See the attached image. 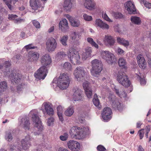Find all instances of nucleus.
<instances>
[{
    "instance_id": "58",
    "label": "nucleus",
    "mask_w": 151,
    "mask_h": 151,
    "mask_svg": "<svg viewBox=\"0 0 151 151\" xmlns=\"http://www.w3.org/2000/svg\"><path fill=\"white\" fill-rule=\"evenodd\" d=\"M77 35L76 32L72 33L71 35V39L73 40H75L77 38Z\"/></svg>"
},
{
    "instance_id": "27",
    "label": "nucleus",
    "mask_w": 151,
    "mask_h": 151,
    "mask_svg": "<svg viewBox=\"0 0 151 151\" xmlns=\"http://www.w3.org/2000/svg\"><path fill=\"white\" fill-rule=\"evenodd\" d=\"M85 52L82 55V58L83 60H86L87 58L90 56L92 52V49L91 47H87L85 49Z\"/></svg>"
},
{
    "instance_id": "2",
    "label": "nucleus",
    "mask_w": 151,
    "mask_h": 151,
    "mask_svg": "<svg viewBox=\"0 0 151 151\" xmlns=\"http://www.w3.org/2000/svg\"><path fill=\"white\" fill-rule=\"evenodd\" d=\"M70 60L74 64H80V58L78 52L75 49L70 48L68 53Z\"/></svg>"
},
{
    "instance_id": "36",
    "label": "nucleus",
    "mask_w": 151,
    "mask_h": 151,
    "mask_svg": "<svg viewBox=\"0 0 151 151\" xmlns=\"http://www.w3.org/2000/svg\"><path fill=\"white\" fill-rule=\"evenodd\" d=\"M7 88V84L6 81L0 82V93L5 91Z\"/></svg>"
},
{
    "instance_id": "51",
    "label": "nucleus",
    "mask_w": 151,
    "mask_h": 151,
    "mask_svg": "<svg viewBox=\"0 0 151 151\" xmlns=\"http://www.w3.org/2000/svg\"><path fill=\"white\" fill-rule=\"evenodd\" d=\"M68 137V135L67 133H65L63 135H61L60 136V139L62 141H65L67 139Z\"/></svg>"
},
{
    "instance_id": "45",
    "label": "nucleus",
    "mask_w": 151,
    "mask_h": 151,
    "mask_svg": "<svg viewBox=\"0 0 151 151\" xmlns=\"http://www.w3.org/2000/svg\"><path fill=\"white\" fill-rule=\"evenodd\" d=\"M83 19L85 21H91L92 19V17L91 16H89L87 14H84L83 15Z\"/></svg>"
},
{
    "instance_id": "29",
    "label": "nucleus",
    "mask_w": 151,
    "mask_h": 151,
    "mask_svg": "<svg viewBox=\"0 0 151 151\" xmlns=\"http://www.w3.org/2000/svg\"><path fill=\"white\" fill-rule=\"evenodd\" d=\"M96 24L103 29H108L109 28V26L107 24L104 23L100 19H98L96 20Z\"/></svg>"
},
{
    "instance_id": "59",
    "label": "nucleus",
    "mask_w": 151,
    "mask_h": 151,
    "mask_svg": "<svg viewBox=\"0 0 151 151\" xmlns=\"http://www.w3.org/2000/svg\"><path fill=\"white\" fill-rule=\"evenodd\" d=\"M25 47L27 50L29 49H35V47L32 46V44H29L25 46Z\"/></svg>"
},
{
    "instance_id": "20",
    "label": "nucleus",
    "mask_w": 151,
    "mask_h": 151,
    "mask_svg": "<svg viewBox=\"0 0 151 151\" xmlns=\"http://www.w3.org/2000/svg\"><path fill=\"white\" fill-rule=\"evenodd\" d=\"M20 124L22 126L25 130H29V129L30 123L29 120L26 117H24L20 120Z\"/></svg>"
},
{
    "instance_id": "46",
    "label": "nucleus",
    "mask_w": 151,
    "mask_h": 151,
    "mask_svg": "<svg viewBox=\"0 0 151 151\" xmlns=\"http://www.w3.org/2000/svg\"><path fill=\"white\" fill-rule=\"evenodd\" d=\"M115 90L116 94L120 97L122 98L123 97L125 98L126 97L127 94L125 92L123 91L122 92V94L121 95V94H120L119 90L116 89Z\"/></svg>"
},
{
    "instance_id": "10",
    "label": "nucleus",
    "mask_w": 151,
    "mask_h": 151,
    "mask_svg": "<svg viewBox=\"0 0 151 151\" xmlns=\"http://www.w3.org/2000/svg\"><path fill=\"white\" fill-rule=\"evenodd\" d=\"M12 75V82L13 84L15 83L16 84H18L20 83L22 77V75L17 73L16 70H13Z\"/></svg>"
},
{
    "instance_id": "52",
    "label": "nucleus",
    "mask_w": 151,
    "mask_h": 151,
    "mask_svg": "<svg viewBox=\"0 0 151 151\" xmlns=\"http://www.w3.org/2000/svg\"><path fill=\"white\" fill-rule=\"evenodd\" d=\"M102 17L105 20L110 22H112V21L108 17L106 13H102Z\"/></svg>"
},
{
    "instance_id": "53",
    "label": "nucleus",
    "mask_w": 151,
    "mask_h": 151,
    "mask_svg": "<svg viewBox=\"0 0 151 151\" xmlns=\"http://www.w3.org/2000/svg\"><path fill=\"white\" fill-rule=\"evenodd\" d=\"M66 55V54L63 52H60L58 53L57 56L60 58H62L64 57Z\"/></svg>"
},
{
    "instance_id": "26",
    "label": "nucleus",
    "mask_w": 151,
    "mask_h": 151,
    "mask_svg": "<svg viewBox=\"0 0 151 151\" xmlns=\"http://www.w3.org/2000/svg\"><path fill=\"white\" fill-rule=\"evenodd\" d=\"M84 2V5L86 8L90 10L94 9V5L93 0H83Z\"/></svg>"
},
{
    "instance_id": "22",
    "label": "nucleus",
    "mask_w": 151,
    "mask_h": 151,
    "mask_svg": "<svg viewBox=\"0 0 151 151\" xmlns=\"http://www.w3.org/2000/svg\"><path fill=\"white\" fill-rule=\"evenodd\" d=\"M104 42L105 44L108 46L113 45L115 42L114 39L110 35L105 36Z\"/></svg>"
},
{
    "instance_id": "43",
    "label": "nucleus",
    "mask_w": 151,
    "mask_h": 151,
    "mask_svg": "<svg viewBox=\"0 0 151 151\" xmlns=\"http://www.w3.org/2000/svg\"><path fill=\"white\" fill-rule=\"evenodd\" d=\"M26 87V85L24 83H22L20 85L18 86L17 88V92H19L21 91L22 89Z\"/></svg>"
},
{
    "instance_id": "24",
    "label": "nucleus",
    "mask_w": 151,
    "mask_h": 151,
    "mask_svg": "<svg viewBox=\"0 0 151 151\" xmlns=\"http://www.w3.org/2000/svg\"><path fill=\"white\" fill-rule=\"evenodd\" d=\"M43 105L45 112L49 115L51 116L54 114V110L51 106L46 103H43Z\"/></svg>"
},
{
    "instance_id": "49",
    "label": "nucleus",
    "mask_w": 151,
    "mask_h": 151,
    "mask_svg": "<svg viewBox=\"0 0 151 151\" xmlns=\"http://www.w3.org/2000/svg\"><path fill=\"white\" fill-rule=\"evenodd\" d=\"M138 134L139 137V139H142L144 135V129H142L139 130L138 132Z\"/></svg>"
},
{
    "instance_id": "63",
    "label": "nucleus",
    "mask_w": 151,
    "mask_h": 151,
    "mask_svg": "<svg viewBox=\"0 0 151 151\" xmlns=\"http://www.w3.org/2000/svg\"><path fill=\"white\" fill-rule=\"evenodd\" d=\"M59 118V119L60 120L61 122H63L64 120V119L63 116V114L62 113L61 114L60 113H58V114H57Z\"/></svg>"
},
{
    "instance_id": "5",
    "label": "nucleus",
    "mask_w": 151,
    "mask_h": 151,
    "mask_svg": "<svg viewBox=\"0 0 151 151\" xmlns=\"http://www.w3.org/2000/svg\"><path fill=\"white\" fill-rule=\"evenodd\" d=\"M46 48L50 52L54 51L57 46L56 40L53 37L49 38L46 43Z\"/></svg>"
},
{
    "instance_id": "4",
    "label": "nucleus",
    "mask_w": 151,
    "mask_h": 151,
    "mask_svg": "<svg viewBox=\"0 0 151 151\" xmlns=\"http://www.w3.org/2000/svg\"><path fill=\"white\" fill-rule=\"evenodd\" d=\"M47 73V68L45 66H43L39 69L34 74L35 77L37 78L40 80L44 79Z\"/></svg>"
},
{
    "instance_id": "41",
    "label": "nucleus",
    "mask_w": 151,
    "mask_h": 151,
    "mask_svg": "<svg viewBox=\"0 0 151 151\" xmlns=\"http://www.w3.org/2000/svg\"><path fill=\"white\" fill-rule=\"evenodd\" d=\"M64 68L67 70H71L72 66L71 64L68 62H65L63 65Z\"/></svg>"
},
{
    "instance_id": "64",
    "label": "nucleus",
    "mask_w": 151,
    "mask_h": 151,
    "mask_svg": "<svg viewBox=\"0 0 151 151\" xmlns=\"http://www.w3.org/2000/svg\"><path fill=\"white\" fill-rule=\"evenodd\" d=\"M11 2H11L9 1L8 2H6V4L7 5L8 7V8L10 10H12V5H11Z\"/></svg>"
},
{
    "instance_id": "40",
    "label": "nucleus",
    "mask_w": 151,
    "mask_h": 151,
    "mask_svg": "<svg viewBox=\"0 0 151 151\" xmlns=\"http://www.w3.org/2000/svg\"><path fill=\"white\" fill-rule=\"evenodd\" d=\"M68 38V36L66 35H64L61 38L60 42L63 45L65 46L67 45V41Z\"/></svg>"
},
{
    "instance_id": "33",
    "label": "nucleus",
    "mask_w": 151,
    "mask_h": 151,
    "mask_svg": "<svg viewBox=\"0 0 151 151\" xmlns=\"http://www.w3.org/2000/svg\"><path fill=\"white\" fill-rule=\"evenodd\" d=\"M117 42L119 44L122 45L125 47H127L129 45V42L127 40H125L124 39L118 37L116 39Z\"/></svg>"
},
{
    "instance_id": "56",
    "label": "nucleus",
    "mask_w": 151,
    "mask_h": 151,
    "mask_svg": "<svg viewBox=\"0 0 151 151\" xmlns=\"http://www.w3.org/2000/svg\"><path fill=\"white\" fill-rule=\"evenodd\" d=\"M88 42L90 43L92 46H94V42L93 39L91 37H88L87 38Z\"/></svg>"
},
{
    "instance_id": "14",
    "label": "nucleus",
    "mask_w": 151,
    "mask_h": 151,
    "mask_svg": "<svg viewBox=\"0 0 151 151\" xmlns=\"http://www.w3.org/2000/svg\"><path fill=\"white\" fill-rule=\"evenodd\" d=\"M125 7L129 14H134L136 13V9L134 4L129 1L125 3Z\"/></svg>"
},
{
    "instance_id": "8",
    "label": "nucleus",
    "mask_w": 151,
    "mask_h": 151,
    "mask_svg": "<svg viewBox=\"0 0 151 151\" xmlns=\"http://www.w3.org/2000/svg\"><path fill=\"white\" fill-rule=\"evenodd\" d=\"M73 74L78 80L80 81L85 76V70L83 68L79 67L74 70Z\"/></svg>"
},
{
    "instance_id": "44",
    "label": "nucleus",
    "mask_w": 151,
    "mask_h": 151,
    "mask_svg": "<svg viewBox=\"0 0 151 151\" xmlns=\"http://www.w3.org/2000/svg\"><path fill=\"white\" fill-rule=\"evenodd\" d=\"M113 15L116 19L121 18L123 17L122 14L120 13L114 12Z\"/></svg>"
},
{
    "instance_id": "9",
    "label": "nucleus",
    "mask_w": 151,
    "mask_h": 151,
    "mask_svg": "<svg viewBox=\"0 0 151 151\" xmlns=\"http://www.w3.org/2000/svg\"><path fill=\"white\" fill-rule=\"evenodd\" d=\"M115 97V96L112 95H111L109 97V100L112 101V106L115 109H117L119 111H121L122 109V106L121 103L119 102L117 100H114L113 99Z\"/></svg>"
},
{
    "instance_id": "6",
    "label": "nucleus",
    "mask_w": 151,
    "mask_h": 151,
    "mask_svg": "<svg viewBox=\"0 0 151 151\" xmlns=\"http://www.w3.org/2000/svg\"><path fill=\"white\" fill-rule=\"evenodd\" d=\"M33 122L35 123V127H36L39 131L41 132L43 129V126L41 121L37 114H33L32 116Z\"/></svg>"
},
{
    "instance_id": "11",
    "label": "nucleus",
    "mask_w": 151,
    "mask_h": 151,
    "mask_svg": "<svg viewBox=\"0 0 151 151\" xmlns=\"http://www.w3.org/2000/svg\"><path fill=\"white\" fill-rule=\"evenodd\" d=\"M83 86L87 97L88 98H91L92 93L90 83L88 81H85L83 83Z\"/></svg>"
},
{
    "instance_id": "23",
    "label": "nucleus",
    "mask_w": 151,
    "mask_h": 151,
    "mask_svg": "<svg viewBox=\"0 0 151 151\" xmlns=\"http://www.w3.org/2000/svg\"><path fill=\"white\" fill-rule=\"evenodd\" d=\"M29 4L32 9L34 10H37L41 6L40 0H30Z\"/></svg>"
},
{
    "instance_id": "25",
    "label": "nucleus",
    "mask_w": 151,
    "mask_h": 151,
    "mask_svg": "<svg viewBox=\"0 0 151 151\" xmlns=\"http://www.w3.org/2000/svg\"><path fill=\"white\" fill-rule=\"evenodd\" d=\"M95 111L96 114L100 113V110L101 108V106L100 104L99 100L98 99V96L97 94L95 93Z\"/></svg>"
},
{
    "instance_id": "17",
    "label": "nucleus",
    "mask_w": 151,
    "mask_h": 151,
    "mask_svg": "<svg viewBox=\"0 0 151 151\" xmlns=\"http://www.w3.org/2000/svg\"><path fill=\"white\" fill-rule=\"evenodd\" d=\"M30 139V136L28 135L22 140V146L23 149L27 150L31 146Z\"/></svg>"
},
{
    "instance_id": "1",
    "label": "nucleus",
    "mask_w": 151,
    "mask_h": 151,
    "mask_svg": "<svg viewBox=\"0 0 151 151\" xmlns=\"http://www.w3.org/2000/svg\"><path fill=\"white\" fill-rule=\"evenodd\" d=\"M86 128L83 127L74 126L71 128L70 134L73 138L83 139L86 135Z\"/></svg>"
},
{
    "instance_id": "47",
    "label": "nucleus",
    "mask_w": 151,
    "mask_h": 151,
    "mask_svg": "<svg viewBox=\"0 0 151 151\" xmlns=\"http://www.w3.org/2000/svg\"><path fill=\"white\" fill-rule=\"evenodd\" d=\"M92 68L90 70V72L93 76H94V60H93L91 62Z\"/></svg>"
},
{
    "instance_id": "35",
    "label": "nucleus",
    "mask_w": 151,
    "mask_h": 151,
    "mask_svg": "<svg viewBox=\"0 0 151 151\" xmlns=\"http://www.w3.org/2000/svg\"><path fill=\"white\" fill-rule=\"evenodd\" d=\"M131 21L132 23L136 24H140L141 23V20L138 17L132 16L131 18Z\"/></svg>"
},
{
    "instance_id": "12",
    "label": "nucleus",
    "mask_w": 151,
    "mask_h": 151,
    "mask_svg": "<svg viewBox=\"0 0 151 151\" xmlns=\"http://www.w3.org/2000/svg\"><path fill=\"white\" fill-rule=\"evenodd\" d=\"M67 145L69 149L72 151H78L80 148V144L76 141H69L68 142Z\"/></svg>"
},
{
    "instance_id": "30",
    "label": "nucleus",
    "mask_w": 151,
    "mask_h": 151,
    "mask_svg": "<svg viewBox=\"0 0 151 151\" xmlns=\"http://www.w3.org/2000/svg\"><path fill=\"white\" fill-rule=\"evenodd\" d=\"M128 78V76L124 73L121 71H119L118 73V75L117 78V80L120 83V81L119 80L123 81L124 80H127V79Z\"/></svg>"
},
{
    "instance_id": "61",
    "label": "nucleus",
    "mask_w": 151,
    "mask_h": 151,
    "mask_svg": "<svg viewBox=\"0 0 151 151\" xmlns=\"http://www.w3.org/2000/svg\"><path fill=\"white\" fill-rule=\"evenodd\" d=\"M57 114L59 113L61 114L63 113V108L62 107L60 106H59L57 108Z\"/></svg>"
},
{
    "instance_id": "57",
    "label": "nucleus",
    "mask_w": 151,
    "mask_h": 151,
    "mask_svg": "<svg viewBox=\"0 0 151 151\" xmlns=\"http://www.w3.org/2000/svg\"><path fill=\"white\" fill-rule=\"evenodd\" d=\"M140 84L142 85H144L146 84V81L144 78H142L139 76Z\"/></svg>"
},
{
    "instance_id": "42",
    "label": "nucleus",
    "mask_w": 151,
    "mask_h": 151,
    "mask_svg": "<svg viewBox=\"0 0 151 151\" xmlns=\"http://www.w3.org/2000/svg\"><path fill=\"white\" fill-rule=\"evenodd\" d=\"M5 139L6 140L9 141H10L12 140V136L10 132H6Z\"/></svg>"
},
{
    "instance_id": "31",
    "label": "nucleus",
    "mask_w": 151,
    "mask_h": 151,
    "mask_svg": "<svg viewBox=\"0 0 151 151\" xmlns=\"http://www.w3.org/2000/svg\"><path fill=\"white\" fill-rule=\"evenodd\" d=\"M59 78L61 80V81L67 82L69 83H70V78L67 74L64 73L61 74Z\"/></svg>"
},
{
    "instance_id": "32",
    "label": "nucleus",
    "mask_w": 151,
    "mask_h": 151,
    "mask_svg": "<svg viewBox=\"0 0 151 151\" xmlns=\"http://www.w3.org/2000/svg\"><path fill=\"white\" fill-rule=\"evenodd\" d=\"M74 112V109L73 106H69L65 112V115L68 116H70Z\"/></svg>"
},
{
    "instance_id": "15",
    "label": "nucleus",
    "mask_w": 151,
    "mask_h": 151,
    "mask_svg": "<svg viewBox=\"0 0 151 151\" xmlns=\"http://www.w3.org/2000/svg\"><path fill=\"white\" fill-rule=\"evenodd\" d=\"M39 55V54L37 52L30 51L28 54V60L29 62L36 63Z\"/></svg>"
},
{
    "instance_id": "16",
    "label": "nucleus",
    "mask_w": 151,
    "mask_h": 151,
    "mask_svg": "<svg viewBox=\"0 0 151 151\" xmlns=\"http://www.w3.org/2000/svg\"><path fill=\"white\" fill-rule=\"evenodd\" d=\"M137 63L139 67L142 69H145L147 67L145 60L142 55H139L137 57Z\"/></svg>"
},
{
    "instance_id": "21",
    "label": "nucleus",
    "mask_w": 151,
    "mask_h": 151,
    "mask_svg": "<svg viewBox=\"0 0 151 151\" xmlns=\"http://www.w3.org/2000/svg\"><path fill=\"white\" fill-rule=\"evenodd\" d=\"M51 62V58L48 54H45L41 58V62L44 66L50 64Z\"/></svg>"
},
{
    "instance_id": "38",
    "label": "nucleus",
    "mask_w": 151,
    "mask_h": 151,
    "mask_svg": "<svg viewBox=\"0 0 151 151\" xmlns=\"http://www.w3.org/2000/svg\"><path fill=\"white\" fill-rule=\"evenodd\" d=\"M118 63L120 67H122L123 68H125L126 65V60L123 58H119Z\"/></svg>"
},
{
    "instance_id": "3",
    "label": "nucleus",
    "mask_w": 151,
    "mask_h": 151,
    "mask_svg": "<svg viewBox=\"0 0 151 151\" xmlns=\"http://www.w3.org/2000/svg\"><path fill=\"white\" fill-rule=\"evenodd\" d=\"M102 58L109 64H112L116 60L114 55L108 51H102L101 52Z\"/></svg>"
},
{
    "instance_id": "34",
    "label": "nucleus",
    "mask_w": 151,
    "mask_h": 151,
    "mask_svg": "<svg viewBox=\"0 0 151 151\" xmlns=\"http://www.w3.org/2000/svg\"><path fill=\"white\" fill-rule=\"evenodd\" d=\"M72 3L71 0H65L64 4L63 6L68 11H70L72 7Z\"/></svg>"
},
{
    "instance_id": "50",
    "label": "nucleus",
    "mask_w": 151,
    "mask_h": 151,
    "mask_svg": "<svg viewBox=\"0 0 151 151\" xmlns=\"http://www.w3.org/2000/svg\"><path fill=\"white\" fill-rule=\"evenodd\" d=\"M32 23L33 25L37 28H39L40 27V23L35 20L32 21Z\"/></svg>"
},
{
    "instance_id": "60",
    "label": "nucleus",
    "mask_w": 151,
    "mask_h": 151,
    "mask_svg": "<svg viewBox=\"0 0 151 151\" xmlns=\"http://www.w3.org/2000/svg\"><path fill=\"white\" fill-rule=\"evenodd\" d=\"M116 51L117 54L119 55H122L124 52V51L120 48H118L117 49Z\"/></svg>"
},
{
    "instance_id": "48",
    "label": "nucleus",
    "mask_w": 151,
    "mask_h": 151,
    "mask_svg": "<svg viewBox=\"0 0 151 151\" xmlns=\"http://www.w3.org/2000/svg\"><path fill=\"white\" fill-rule=\"evenodd\" d=\"M54 121V119L52 117H50L48 119L47 121V124L49 126H51L53 125Z\"/></svg>"
},
{
    "instance_id": "19",
    "label": "nucleus",
    "mask_w": 151,
    "mask_h": 151,
    "mask_svg": "<svg viewBox=\"0 0 151 151\" xmlns=\"http://www.w3.org/2000/svg\"><path fill=\"white\" fill-rule=\"evenodd\" d=\"M103 65L101 60L95 59V74L99 75L102 70Z\"/></svg>"
},
{
    "instance_id": "55",
    "label": "nucleus",
    "mask_w": 151,
    "mask_h": 151,
    "mask_svg": "<svg viewBox=\"0 0 151 151\" xmlns=\"http://www.w3.org/2000/svg\"><path fill=\"white\" fill-rule=\"evenodd\" d=\"M17 16L16 15L9 14L8 15V19L10 20H14L17 17Z\"/></svg>"
},
{
    "instance_id": "62",
    "label": "nucleus",
    "mask_w": 151,
    "mask_h": 151,
    "mask_svg": "<svg viewBox=\"0 0 151 151\" xmlns=\"http://www.w3.org/2000/svg\"><path fill=\"white\" fill-rule=\"evenodd\" d=\"M4 66L6 68H8L10 66V63L9 61H6L4 64Z\"/></svg>"
},
{
    "instance_id": "54",
    "label": "nucleus",
    "mask_w": 151,
    "mask_h": 151,
    "mask_svg": "<svg viewBox=\"0 0 151 151\" xmlns=\"http://www.w3.org/2000/svg\"><path fill=\"white\" fill-rule=\"evenodd\" d=\"M97 149L99 151H105L106 150L105 148L101 145H98L97 147Z\"/></svg>"
},
{
    "instance_id": "28",
    "label": "nucleus",
    "mask_w": 151,
    "mask_h": 151,
    "mask_svg": "<svg viewBox=\"0 0 151 151\" xmlns=\"http://www.w3.org/2000/svg\"><path fill=\"white\" fill-rule=\"evenodd\" d=\"M69 83L67 82H64L63 81H61V80L59 78L57 82V86L60 89H65L68 87Z\"/></svg>"
},
{
    "instance_id": "18",
    "label": "nucleus",
    "mask_w": 151,
    "mask_h": 151,
    "mask_svg": "<svg viewBox=\"0 0 151 151\" xmlns=\"http://www.w3.org/2000/svg\"><path fill=\"white\" fill-rule=\"evenodd\" d=\"M59 29L63 32H66L69 29L68 22L65 19H63L60 21L59 24Z\"/></svg>"
},
{
    "instance_id": "39",
    "label": "nucleus",
    "mask_w": 151,
    "mask_h": 151,
    "mask_svg": "<svg viewBox=\"0 0 151 151\" xmlns=\"http://www.w3.org/2000/svg\"><path fill=\"white\" fill-rule=\"evenodd\" d=\"M120 81V83L122 85L126 87H128L131 84L130 81L129 80L128 78L127 79V80H124L123 81L119 80Z\"/></svg>"
},
{
    "instance_id": "13",
    "label": "nucleus",
    "mask_w": 151,
    "mask_h": 151,
    "mask_svg": "<svg viewBox=\"0 0 151 151\" xmlns=\"http://www.w3.org/2000/svg\"><path fill=\"white\" fill-rule=\"evenodd\" d=\"M73 98L75 101L81 100L82 99V92L81 90L78 88H75L73 89Z\"/></svg>"
},
{
    "instance_id": "7",
    "label": "nucleus",
    "mask_w": 151,
    "mask_h": 151,
    "mask_svg": "<svg viewBox=\"0 0 151 151\" xmlns=\"http://www.w3.org/2000/svg\"><path fill=\"white\" fill-rule=\"evenodd\" d=\"M112 111L111 109L108 107L104 108L101 113L103 119L105 121H109L112 118Z\"/></svg>"
},
{
    "instance_id": "37",
    "label": "nucleus",
    "mask_w": 151,
    "mask_h": 151,
    "mask_svg": "<svg viewBox=\"0 0 151 151\" xmlns=\"http://www.w3.org/2000/svg\"><path fill=\"white\" fill-rule=\"evenodd\" d=\"M70 20V23L71 25L74 27H78L80 24V21L79 20L73 18L72 19Z\"/></svg>"
}]
</instances>
